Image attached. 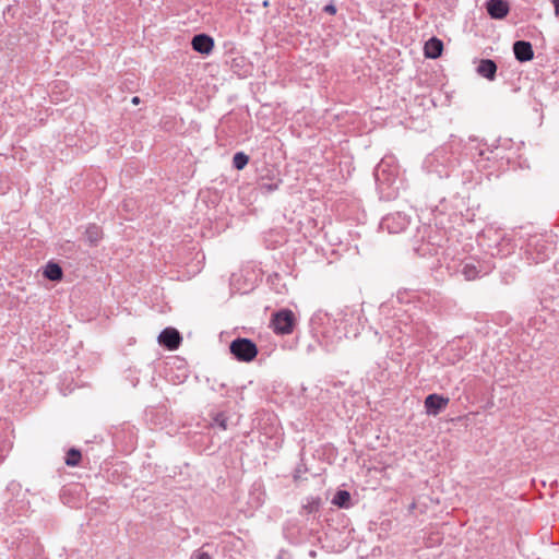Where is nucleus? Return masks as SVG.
Instances as JSON below:
<instances>
[{
    "label": "nucleus",
    "instance_id": "obj_27",
    "mask_svg": "<svg viewBox=\"0 0 559 559\" xmlns=\"http://www.w3.org/2000/svg\"><path fill=\"white\" fill-rule=\"evenodd\" d=\"M131 103H132L133 105H139V104H140V97L134 96V97L131 99Z\"/></svg>",
    "mask_w": 559,
    "mask_h": 559
},
{
    "label": "nucleus",
    "instance_id": "obj_14",
    "mask_svg": "<svg viewBox=\"0 0 559 559\" xmlns=\"http://www.w3.org/2000/svg\"><path fill=\"white\" fill-rule=\"evenodd\" d=\"M322 506V500L320 497H307L305 502L301 506L302 513L305 514H316L319 512Z\"/></svg>",
    "mask_w": 559,
    "mask_h": 559
},
{
    "label": "nucleus",
    "instance_id": "obj_17",
    "mask_svg": "<svg viewBox=\"0 0 559 559\" xmlns=\"http://www.w3.org/2000/svg\"><path fill=\"white\" fill-rule=\"evenodd\" d=\"M85 238L91 246H96L103 238V231L99 226L93 224L85 230Z\"/></svg>",
    "mask_w": 559,
    "mask_h": 559
},
{
    "label": "nucleus",
    "instance_id": "obj_12",
    "mask_svg": "<svg viewBox=\"0 0 559 559\" xmlns=\"http://www.w3.org/2000/svg\"><path fill=\"white\" fill-rule=\"evenodd\" d=\"M443 50V43L437 38L432 37L428 41H426L424 47L425 57L430 59H436L441 56Z\"/></svg>",
    "mask_w": 559,
    "mask_h": 559
},
{
    "label": "nucleus",
    "instance_id": "obj_10",
    "mask_svg": "<svg viewBox=\"0 0 559 559\" xmlns=\"http://www.w3.org/2000/svg\"><path fill=\"white\" fill-rule=\"evenodd\" d=\"M513 51L515 55V58L521 61H530L534 57V51L532 48L531 43L524 41V40H518L513 45Z\"/></svg>",
    "mask_w": 559,
    "mask_h": 559
},
{
    "label": "nucleus",
    "instance_id": "obj_19",
    "mask_svg": "<svg viewBox=\"0 0 559 559\" xmlns=\"http://www.w3.org/2000/svg\"><path fill=\"white\" fill-rule=\"evenodd\" d=\"M248 162H249V156L242 152H238L234 155L233 166L237 170H241L247 166Z\"/></svg>",
    "mask_w": 559,
    "mask_h": 559
},
{
    "label": "nucleus",
    "instance_id": "obj_22",
    "mask_svg": "<svg viewBox=\"0 0 559 559\" xmlns=\"http://www.w3.org/2000/svg\"><path fill=\"white\" fill-rule=\"evenodd\" d=\"M385 169H384V163L381 162L374 171L376 181L379 186L383 183L384 180H389V178H382L384 176Z\"/></svg>",
    "mask_w": 559,
    "mask_h": 559
},
{
    "label": "nucleus",
    "instance_id": "obj_16",
    "mask_svg": "<svg viewBox=\"0 0 559 559\" xmlns=\"http://www.w3.org/2000/svg\"><path fill=\"white\" fill-rule=\"evenodd\" d=\"M44 276L50 281L58 282L62 278L63 272L59 264L49 262L45 267Z\"/></svg>",
    "mask_w": 559,
    "mask_h": 559
},
{
    "label": "nucleus",
    "instance_id": "obj_13",
    "mask_svg": "<svg viewBox=\"0 0 559 559\" xmlns=\"http://www.w3.org/2000/svg\"><path fill=\"white\" fill-rule=\"evenodd\" d=\"M477 72L479 75L488 80H493L497 72V66L490 59H483L477 67Z\"/></svg>",
    "mask_w": 559,
    "mask_h": 559
},
{
    "label": "nucleus",
    "instance_id": "obj_6",
    "mask_svg": "<svg viewBox=\"0 0 559 559\" xmlns=\"http://www.w3.org/2000/svg\"><path fill=\"white\" fill-rule=\"evenodd\" d=\"M409 219L405 214L395 213L385 216L381 222V228L386 229L390 234H399L407 228Z\"/></svg>",
    "mask_w": 559,
    "mask_h": 559
},
{
    "label": "nucleus",
    "instance_id": "obj_5",
    "mask_svg": "<svg viewBox=\"0 0 559 559\" xmlns=\"http://www.w3.org/2000/svg\"><path fill=\"white\" fill-rule=\"evenodd\" d=\"M488 271L489 266L474 258L465 259L460 264V272L467 281L476 280L477 277L487 274Z\"/></svg>",
    "mask_w": 559,
    "mask_h": 559
},
{
    "label": "nucleus",
    "instance_id": "obj_18",
    "mask_svg": "<svg viewBox=\"0 0 559 559\" xmlns=\"http://www.w3.org/2000/svg\"><path fill=\"white\" fill-rule=\"evenodd\" d=\"M81 459H82L81 452L78 449L72 448L67 452L66 464L68 466H78L81 462Z\"/></svg>",
    "mask_w": 559,
    "mask_h": 559
},
{
    "label": "nucleus",
    "instance_id": "obj_25",
    "mask_svg": "<svg viewBox=\"0 0 559 559\" xmlns=\"http://www.w3.org/2000/svg\"><path fill=\"white\" fill-rule=\"evenodd\" d=\"M324 11L331 15H334L336 13V8L334 4H328L324 7Z\"/></svg>",
    "mask_w": 559,
    "mask_h": 559
},
{
    "label": "nucleus",
    "instance_id": "obj_26",
    "mask_svg": "<svg viewBox=\"0 0 559 559\" xmlns=\"http://www.w3.org/2000/svg\"><path fill=\"white\" fill-rule=\"evenodd\" d=\"M555 13L559 16V0H554Z\"/></svg>",
    "mask_w": 559,
    "mask_h": 559
},
{
    "label": "nucleus",
    "instance_id": "obj_28",
    "mask_svg": "<svg viewBox=\"0 0 559 559\" xmlns=\"http://www.w3.org/2000/svg\"><path fill=\"white\" fill-rule=\"evenodd\" d=\"M8 502L11 504V508H12V512H15L16 511V508H15V504L13 502V500L11 498L8 499Z\"/></svg>",
    "mask_w": 559,
    "mask_h": 559
},
{
    "label": "nucleus",
    "instance_id": "obj_1",
    "mask_svg": "<svg viewBox=\"0 0 559 559\" xmlns=\"http://www.w3.org/2000/svg\"><path fill=\"white\" fill-rule=\"evenodd\" d=\"M554 252L552 245L543 236L531 237L524 248V255L528 263H542L549 259Z\"/></svg>",
    "mask_w": 559,
    "mask_h": 559
},
{
    "label": "nucleus",
    "instance_id": "obj_24",
    "mask_svg": "<svg viewBox=\"0 0 559 559\" xmlns=\"http://www.w3.org/2000/svg\"><path fill=\"white\" fill-rule=\"evenodd\" d=\"M22 491V487L20 484L12 481L7 487V493H20Z\"/></svg>",
    "mask_w": 559,
    "mask_h": 559
},
{
    "label": "nucleus",
    "instance_id": "obj_20",
    "mask_svg": "<svg viewBox=\"0 0 559 559\" xmlns=\"http://www.w3.org/2000/svg\"><path fill=\"white\" fill-rule=\"evenodd\" d=\"M227 421H228L227 415L224 412H219L213 416L212 426H217L222 430H226L227 426H228Z\"/></svg>",
    "mask_w": 559,
    "mask_h": 559
},
{
    "label": "nucleus",
    "instance_id": "obj_11",
    "mask_svg": "<svg viewBox=\"0 0 559 559\" xmlns=\"http://www.w3.org/2000/svg\"><path fill=\"white\" fill-rule=\"evenodd\" d=\"M487 11L493 19H503L509 13V4L506 0H489Z\"/></svg>",
    "mask_w": 559,
    "mask_h": 559
},
{
    "label": "nucleus",
    "instance_id": "obj_29",
    "mask_svg": "<svg viewBox=\"0 0 559 559\" xmlns=\"http://www.w3.org/2000/svg\"><path fill=\"white\" fill-rule=\"evenodd\" d=\"M479 155L484 156L486 159H489V156H485V151L483 148H479Z\"/></svg>",
    "mask_w": 559,
    "mask_h": 559
},
{
    "label": "nucleus",
    "instance_id": "obj_2",
    "mask_svg": "<svg viewBox=\"0 0 559 559\" xmlns=\"http://www.w3.org/2000/svg\"><path fill=\"white\" fill-rule=\"evenodd\" d=\"M311 324L317 334H320L326 346H332L342 340L340 331L333 329L331 319L326 313H316L311 319Z\"/></svg>",
    "mask_w": 559,
    "mask_h": 559
},
{
    "label": "nucleus",
    "instance_id": "obj_30",
    "mask_svg": "<svg viewBox=\"0 0 559 559\" xmlns=\"http://www.w3.org/2000/svg\"><path fill=\"white\" fill-rule=\"evenodd\" d=\"M310 556H311V557H316V551H314V550H311V551H310Z\"/></svg>",
    "mask_w": 559,
    "mask_h": 559
},
{
    "label": "nucleus",
    "instance_id": "obj_8",
    "mask_svg": "<svg viewBox=\"0 0 559 559\" xmlns=\"http://www.w3.org/2000/svg\"><path fill=\"white\" fill-rule=\"evenodd\" d=\"M450 400L437 393L429 394L425 399V409L430 416L439 415L448 406Z\"/></svg>",
    "mask_w": 559,
    "mask_h": 559
},
{
    "label": "nucleus",
    "instance_id": "obj_7",
    "mask_svg": "<svg viewBox=\"0 0 559 559\" xmlns=\"http://www.w3.org/2000/svg\"><path fill=\"white\" fill-rule=\"evenodd\" d=\"M182 342V336L175 328H166L158 335L159 345L168 350H176Z\"/></svg>",
    "mask_w": 559,
    "mask_h": 559
},
{
    "label": "nucleus",
    "instance_id": "obj_4",
    "mask_svg": "<svg viewBox=\"0 0 559 559\" xmlns=\"http://www.w3.org/2000/svg\"><path fill=\"white\" fill-rule=\"evenodd\" d=\"M271 325L276 334H290L296 325V317L289 309H281L271 319Z\"/></svg>",
    "mask_w": 559,
    "mask_h": 559
},
{
    "label": "nucleus",
    "instance_id": "obj_21",
    "mask_svg": "<svg viewBox=\"0 0 559 559\" xmlns=\"http://www.w3.org/2000/svg\"><path fill=\"white\" fill-rule=\"evenodd\" d=\"M499 246L503 247V249H498L497 253L501 254L502 257L510 254L514 248L510 238H502V241L499 243Z\"/></svg>",
    "mask_w": 559,
    "mask_h": 559
},
{
    "label": "nucleus",
    "instance_id": "obj_15",
    "mask_svg": "<svg viewBox=\"0 0 559 559\" xmlns=\"http://www.w3.org/2000/svg\"><path fill=\"white\" fill-rule=\"evenodd\" d=\"M332 503L341 509H348L352 506V496L347 490H337Z\"/></svg>",
    "mask_w": 559,
    "mask_h": 559
},
{
    "label": "nucleus",
    "instance_id": "obj_3",
    "mask_svg": "<svg viewBox=\"0 0 559 559\" xmlns=\"http://www.w3.org/2000/svg\"><path fill=\"white\" fill-rule=\"evenodd\" d=\"M229 349L237 360L245 362L252 361L258 355L255 343L243 337L234 340L229 345Z\"/></svg>",
    "mask_w": 559,
    "mask_h": 559
},
{
    "label": "nucleus",
    "instance_id": "obj_23",
    "mask_svg": "<svg viewBox=\"0 0 559 559\" xmlns=\"http://www.w3.org/2000/svg\"><path fill=\"white\" fill-rule=\"evenodd\" d=\"M191 559H213L210 554L203 551L202 549H198L192 552Z\"/></svg>",
    "mask_w": 559,
    "mask_h": 559
},
{
    "label": "nucleus",
    "instance_id": "obj_9",
    "mask_svg": "<svg viewBox=\"0 0 559 559\" xmlns=\"http://www.w3.org/2000/svg\"><path fill=\"white\" fill-rule=\"evenodd\" d=\"M193 50L203 55H210L214 49V39L206 34H199L192 38Z\"/></svg>",
    "mask_w": 559,
    "mask_h": 559
}]
</instances>
